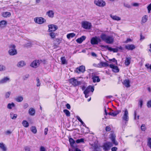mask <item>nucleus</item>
<instances>
[{"instance_id":"nucleus-1","label":"nucleus","mask_w":151,"mask_h":151,"mask_svg":"<svg viewBox=\"0 0 151 151\" xmlns=\"http://www.w3.org/2000/svg\"><path fill=\"white\" fill-rule=\"evenodd\" d=\"M101 37L103 40L108 44H111L114 41V38L112 36L102 34L101 36Z\"/></svg>"},{"instance_id":"nucleus-2","label":"nucleus","mask_w":151,"mask_h":151,"mask_svg":"<svg viewBox=\"0 0 151 151\" xmlns=\"http://www.w3.org/2000/svg\"><path fill=\"white\" fill-rule=\"evenodd\" d=\"M123 115L122 117V120L127 122L129 120V113L127 109H125L122 111Z\"/></svg>"},{"instance_id":"nucleus-3","label":"nucleus","mask_w":151,"mask_h":151,"mask_svg":"<svg viewBox=\"0 0 151 151\" xmlns=\"http://www.w3.org/2000/svg\"><path fill=\"white\" fill-rule=\"evenodd\" d=\"M94 4L96 6L102 7L106 6V4L104 0H94Z\"/></svg>"},{"instance_id":"nucleus-4","label":"nucleus","mask_w":151,"mask_h":151,"mask_svg":"<svg viewBox=\"0 0 151 151\" xmlns=\"http://www.w3.org/2000/svg\"><path fill=\"white\" fill-rule=\"evenodd\" d=\"M112 146L113 144L111 142H107L104 143L101 147L104 151H106L109 150Z\"/></svg>"},{"instance_id":"nucleus-5","label":"nucleus","mask_w":151,"mask_h":151,"mask_svg":"<svg viewBox=\"0 0 151 151\" xmlns=\"http://www.w3.org/2000/svg\"><path fill=\"white\" fill-rule=\"evenodd\" d=\"M92 92H93L94 91V88L93 86H88L84 91V93L85 95V96L86 98H88L89 96V93L90 91Z\"/></svg>"},{"instance_id":"nucleus-6","label":"nucleus","mask_w":151,"mask_h":151,"mask_svg":"<svg viewBox=\"0 0 151 151\" xmlns=\"http://www.w3.org/2000/svg\"><path fill=\"white\" fill-rule=\"evenodd\" d=\"M10 49L9 51V53L11 55H14L17 54V52L15 49V46L14 45H11L10 46Z\"/></svg>"},{"instance_id":"nucleus-7","label":"nucleus","mask_w":151,"mask_h":151,"mask_svg":"<svg viewBox=\"0 0 151 151\" xmlns=\"http://www.w3.org/2000/svg\"><path fill=\"white\" fill-rule=\"evenodd\" d=\"M85 70V67L83 65H81L76 68L74 70V72L78 74H80L81 73H83Z\"/></svg>"},{"instance_id":"nucleus-8","label":"nucleus","mask_w":151,"mask_h":151,"mask_svg":"<svg viewBox=\"0 0 151 151\" xmlns=\"http://www.w3.org/2000/svg\"><path fill=\"white\" fill-rule=\"evenodd\" d=\"M34 21L36 23L42 24L46 22V20L42 17H37L34 18Z\"/></svg>"},{"instance_id":"nucleus-9","label":"nucleus","mask_w":151,"mask_h":151,"mask_svg":"<svg viewBox=\"0 0 151 151\" xmlns=\"http://www.w3.org/2000/svg\"><path fill=\"white\" fill-rule=\"evenodd\" d=\"M82 27L85 29H89L91 27V23L87 21H83L81 23Z\"/></svg>"},{"instance_id":"nucleus-10","label":"nucleus","mask_w":151,"mask_h":151,"mask_svg":"<svg viewBox=\"0 0 151 151\" xmlns=\"http://www.w3.org/2000/svg\"><path fill=\"white\" fill-rule=\"evenodd\" d=\"M70 82L73 86H76L81 84V82L80 81H78L77 79L74 78H72L69 80Z\"/></svg>"},{"instance_id":"nucleus-11","label":"nucleus","mask_w":151,"mask_h":151,"mask_svg":"<svg viewBox=\"0 0 151 151\" xmlns=\"http://www.w3.org/2000/svg\"><path fill=\"white\" fill-rule=\"evenodd\" d=\"M115 134L113 132H111L109 136V138L111 140L113 143L115 145H116L118 144V143L115 140Z\"/></svg>"},{"instance_id":"nucleus-12","label":"nucleus","mask_w":151,"mask_h":151,"mask_svg":"<svg viewBox=\"0 0 151 151\" xmlns=\"http://www.w3.org/2000/svg\"><path fill=\"white\" fill-rule=\"evenodd\" d=\"M11 81L10 78L9 76H5L0 80V84L6 83L9 82Z\"/></svg>"},{"instance_id":"nucleus-13","label":"nucleus","mask_w":151,"mask_h":151,"mask_svg":"<svg viewBox=\"0 0 151 151\" xmlns=\"http://www.w3.org/2000/svg\"><path fill=\"white\" fill-rule=\"evenodd\" d=\"M41 60H37L34 61L31 64V66L34 68H36L38 67L40 64Z\"/></svg>"},{"instance_id":"nucleus-14","label":"nucleus","mask_w":151,"mask_h":151,"mask_svg":"<svg viewBox=\"0 0 151 151\" xmlns=\"http://www.w3.org/2000/svg\"><path fill=\"white\" fill-rule=\"evenodd\" d=\"M101 41L100 39L97 37H93L91 41V43L92 45H96L98 44L99 42Z\"/></svg>"},{"instance_id":"nucleus-15","label":"nucleus","mask_w":151,"mask_h":151,"mask_svg":"<svg viewBox=\"0 0 151 151\" xmlns=\"http://www.w3.org/2000/svg\"><path fill=\"white\" fill-rule=\"evenodd\" d=\"M48 27V30L49 32L54 31L58 29V27L56 25L53 24L49 25Z\"/></svg>"},{"instance_id":"nucleus-16","label":"nucleus","mask_w":151,"mask_h":151,"mask_svg":"<svg viewBox=\"0 0 151 151\" xmlns=\"http://www.w3.org/2000/svg\"><path fill=\"white\" fill-rule=\"evenodd\" d=\"M109 66V64L106 62H100L97 65V67L99 68H102V67H106Z\"/></svg>"},{"instance_id":"nucleus-17","label":"nucleus","mask_w":151,"mask_h":151,"mask_svg":"<svg viewBox=\"0 0 151 151\" xmlns=\"http://www.w3.org/2000/svg\"><path fill=\"white\" fill-rule=\"evenodd\" d=\"M125 48L128 50H133L135 48V46L133 44H127L125 47Z\"/></svg>"},{"instance_id":"nucleus-18","label":"nucleus","mask_w":151,"mask_h":151,"mask_svg":"<svg viewBox=\"0 0 151 151\" xmlns=\"http://www.w3.org/2000/svg\"><path fill=\"white\" fill-rule=\"evenodd\" d=\"M109 67L112 68V71L114 72L115 73L119 72V70L117 66H115L113 64H110L109 65Z\"/></svg>"},{"instance_id":"nucleus-19","label":"nucleus","mask_w":151,"mask_h":151,"mask_svg":"<svg viewBox=\"0 0 151 151\" xmlns=\"http://www.w3.org/2000/svg\"><path fill=\"white\" fill-rule=\"evenodd\" d=\"M92 79L93 83H95L96 82H99L100 81L99 77L97 76H92Z\"/></svg>"},{"instance_id":"nucleus-20","label":"nucleus","mask_w":151,"mask_h":151,"mask_svg":"<svg viewBox=\"0 0 151 151\" xmlns=\"http://www.w3.org/2000/svg\"><path fill=\"white\" fill-rule=\"evenodd\" d=\"M120 111H116L108 113V114L113 116H115L120 112Z\"/></svg>"},{"instance_id":"nucleus-21","label":"nucleus","mask_w":151,"mask_h":151,"mask_svg":"<svg viewBox=\"0 0 151 151\" xmlns=\"http://www.w3.org/2000/svg\"><path fill=\"white\" fill-rule=\"evenodd\" d=\"M54 12L52 10H49L47 11L46 13L47 15L51 18H52L54 17Z\"/></svg>"},{"instance_id":"nucleus-22","label":"nucleus","mask_w":151,"mask_h":151,"mask_svg":"<svg viewBox=\"0 0 151 151\" xmlns=\"http://www.w3.org/2000/svg\"><path fill=\"white\" fill-rule=\"evenodd\" d=\"M2 16L4 18L9 17L11 15V13L9 12H4L2 13Z\"/></svg>"},{"instance_id":"nucleus-23","label":"nucleus","mask_w":151,"mask_h":151,"mask_svg":"<svg viewBox=\"0 0 151 151\" xmlns=\"http://www.w3.org/2000/svg\"><path fill=\"white\" fill-rule=\"evenodd\" d=\"M26 65L25 62L23 60L19 61L17 64V66L19 68L22 67Z\"/></svg>"},{"instance_id":"nucleus-24","label":"nucleus","mask_w":151,"mask_h":151,"mask_svg":"<svg viewBox=\"0 0 151 151\" xmlns=\"http://www.w3.org/2000/svg\"><path fill=\"white\" fill-rule=\"evenodd\" d=\"M86 37L84 36H83L81 37L78 38L76 40V42L79 44L81 43L83 41L85 40Z\"/></svg>"},{"instance_id":"nucleus-25","label":"nucleus","mask_w":151,"mask_h":151,"mask_svg":"<svg viewBox=\"0 0 151 151\" xmlns=\"http://www.w3.org/2000/svg\"><path fill=\"white\" fill-rule=\"evenodd\" d=\"M123 84L127 87H130V81L128 79H126L123 82Z\"/></svg>"},{"instance_id":"nucleus-26","label":"nucleus","mask_w":151,"mask_h":151,"mask_svg":"<svg viewBox=\"0 0 151 151\" xmlns=\"http://www.w3.org/2000/svg\"><path fill=\"white\" fill-rule=\"evenodd\" d=\"M148 17L147 15L144 16L142 18L141 23L143 24L146 22L148 20Z\"/></svg>"},{"instance_id":"nucleus-27","label":"nucleus","mask_w":151,"mask_h":151,"mask_svg":"<svg viewBox=\"0 0 151 151\" xmlns=\"http://www.w3.org/2000/svg\"><path fill=\"white\" fill-rule=\"evenodd\" d=\"M131 58L130 57H126L125 61V64L127 66H128L130 63Z\"/></svg>"},{"instance_id":"nucleus-28","label":"nucleus","mask_w":151,"mask_h":151,"mask_svg":"<svg viewBox=\"0 0 151 151\" xmlns=\"http://www.w3.org/2000/svg\"><path fill=\"white\" fill-rule=\"evenodd\" d=\"M110 16L114 20L118 21L121 20V18L116 15H113L111 14L110 15Z\"/></svg>"},{"instance_id":"nucleus-29","label":"nucleus","mask_w":151,"mask_h":151,"mask_svg":"<svg viewBox=\"0 0 151 151\" xmlns=\"http://www.w3.org/2000/svg\"><path fill=\"white\" fill-rule=\"evenodd\" d=\"M0 148L3 151H6V148L5 146V145L2 142L0 143Z\"/></svg>"},{"instance_id":"nucleus-30","label":"nucleus","mask_w":151,"mask_h":151,"mask_svg":"<svg viewBox=\"0 0 151 151\" xmlns=\"http://www.w3.org/2000/svg\"><path fill=\"white\" fill-rule=\"evenodd\" d=\"M15 106V104L14 103L12 102L11 103H9L8 104L7 108L8 109H11L13 108Z\"/></svg>"},{"instance_id":"nucleus-31","label":"nucleus","mask_w":151,"mask_h":151,"mask_svg":"<svg viewBox=\"0 0 151 151\" xmlns=\"http://www.w3.org/2000/svg\"><path fill=\"white\" fill-rule=\"evenodd\" d=\"M35 113V111L34 109L31 108L29 110V113L31 116H34Z\"/></svg>"},{"instance_id":"nucleus-32","label":"nucleus","mask_w":151,"mask_h":151,"mask_svg":"<svg viewBox=\"0 0 151 151\" xmlns=\"http://www.w3.org/2000/svg\"><path fill=\"white\" fill-rule=\"evenodd\" d=\"M76 35V34L74 33H70L68 34L67 35V37L68 39H70L74 37Z\"/></svg>"},{"instance_id":"nucleus-33","label":"nucleus","mask_w":151,"mask_h":151,"mask_svg":"<svg viewBox=\"0 0 151 151\" xmlns=\"http://www.w3.org/2000/svg\"><path fill=\"white\" fill-rule=\"evenodd\" d=\"M22 125L25 127H27L29 126L28 122L26 120H24L22 122Z\"/></svg>"},{"instance_id":"nucleus-34","label":"nucleus","mask_w":151,"mask_h":151,"mask_svg":"<svg viewBox=\"0 0 151 151\" xmlns=\"http://www.w3.org/2000/svg\"><path fill=\"white\" fill-rule=\"evenodd\" d=\"M7 22L5 20H2L0 22V26L1 27H4L7 24Z\"/></svg>"},{"instance_id":"nucleus-35","label":"nucleus","mask_w":151,"mask_h":151,"mask_svg":"<svg viewBox=\"0 0 151 151\" xmlns=\"http://www.w3.org/2000/svg\"><path fill=\"white\" fill-rule=\"evenodd\" d=\"M10 117L13 119H15L17 117V115L16 114H14L13 113L11 112L10 114Z\"/></svg>"},{"instance_id":"nucleus-36","label":"nucleus","mask_w":151,"mask_h":151,"mask_svg":"<svg viewBox=\"0 0 151 151\" xmlns=\"http://www.w3.org/2000/svg\"><path fill=\"white\" fill-rule=\"evenodd\" d=\"M147 145L151 149V138L149 137L147 139Z\"/></svg>"},{"instance_id":"nucleus-37","label":"nucleus","mask_w":151,"mask_h":151,"mask_svg":"<svg viewBox=\"0 0 151 151\" xmlns=\"http://www.w3.org/2000/svg\"><path fill=\"white\" fill-rule=\"evenodd\" d=\"M6 70V67L3 65H0V71H4Z\"/></svg>"},{"instance_id":"nucleus-38","label":"nucleus","mask_w":151,"mask_h":151,"mask_svg":"<svg viewBox=\"0 0 151 151\" xmlns=\"http://www.w3.org/2000/svg\"><path fill=\"white\" fill-rule=\"evenodd\" d=\"M31 130L34 134H36L37 132L36 127L34 126H32L31 127Z\"/></svg>"},{"instance_id":"nucleus-39","label":"nucleus","mask_w":151,"mask_h":151,"mask_svg":"<svg viewBox=\"0 0 151 151\" xmlns=\"http://www.w3.org/2000/svg\"><path fill=\"white\" fill-rule=\"evenodd\" d=\"M63 111L67 116H70V113L68 110L67 109H64Z\"/></svg>"},{"instance_id":"nucleus-40","label":"nucleus","mask_w":151,"mask_h":151,"mask_svg":"<svg viewBox=\"0 0 151 151\" xmlns=\"http://www.w3.org/2000/svg\"><path fill=\"white\" fill-rule=\"evenodd\" d=\"M92 148L94 151H100L99 148L97 145H95L92 147Z\"/></svg>"},{"instance_id":"nucleus-41","label":"nucleus","mask_w":151,"mask_h":151,"mask_svg":"<svg viewBox=\"0 0 151 151\" xmlns=\"http://www.w3.org/2000/svg\"><path fill=\"white\" fill-rule=\"evenodd\" d=\"M137 112L136 110H135L134 112V120H138L139 119V116L138 115L137 117Z\"/></svg>"},{"instance_id":"nucleus-42","label":"nucleus","mask_w":151,"mask_h":151,"mask_svg":"<svg viewBox=\"0 0 151 151\" xmlns=\"http://www.w3.org/2000/svg\"><path fill=\"white\" fill-rule=\"evenodd\" d=\"M23 98L22 96H18L15 99L18 102H21L23 100Z\"/></svg>"},{"instance_id":"nucleus-43","label":"nucleus","mask_w":151,"mask_h":151,"mask_svg":"<svg viewBox=\"0 0 151 151\" xmlns=\"http://www.w3.org/2000/svg\"><path fill=\"white\" fill-rule=\"evenodd\" d=\"M69 141L71 146H73L75 142V141L72 138H69Z\"/></svg>"},{"instance_id":"nucleus-44","label":"nucleus","mask_w":151,"mask_h":151,"mask_svg":"<svg viewBox=\"0 0 151 151\" xmlns=\"http://www.w3.org/2000/svg\"><path fill=\"white\" fill-rule=\"evenodd\" d=\"M123 4L124 6L128 8H130L131 7V5L127 3L124 2Z\"/></svg>"},{"instance_id":"nucleus-45","label":"nucleus","mask_w":151,"mask_h":151,"mask_svg":"<svg viewBox=\"0 0 151 151\" xmlns=\"http://www.w3.org/2000/svg\"><path fill=\"white\" fill-rule=\"evenodd\" d=\"M11 93V92H6L5 95V97L6 98H8L10 96Z\"/></svg>"},{"instance_id":"nucleus-46","label":"nucleus","mask_w":151,"mask_h":151,"mask_svg":"<svg viewBox=\"0 0 151 151\" xmlns=\"http://www.w3.org/2000/svg\"><path fill=\"white\" fill-rule=\"evenodd\" d=\"M84 139L83 138H81L79 139H77L76 142L77 143H79L81 142H84Z\"/></svg>"},{"instance_id":"nucleus-47","label":"nucleus","mask_w":151,"mask_h":151,"mask_svg":"<svg viewBox=\"0 0 151 151\" xmlns=\"http://www.w3.org/2000/svg\"><path fill=\"white\" fill-rule=\"evenodd\" d=\"M61 60L62 61V63L63 64H64L66 63V60L65 57H62L61 58Z\"/></svg>"},{"instance_id":"nucleus-48","label":"nucleus","mask_w":151,"mask_h":151,"mask_svg":"<svg viewBox=\"0 0 151 151\" xmlns=\"http://www.w3.org/2000/svg\"><path fill=\"white\" fill-rule=\"evenodd\" d=\"M24 151H30V148L29 146H26L24 148Z\"/></svg>"},{"instance_id":"nucleus-49","label":"nucleus","mask_w":151,"mask_h":151,"mask_svg":"<svg viewBox=\"0 0 151 151\" xmlns=\"http://www.w3.org/2000/svg\"><path fill=\"white\" fill-rule=\"evenodd\" d=\"M50 35L51 38L52 39L55 38V33L53 32H51L50 33Z\"/></svg>"},{"instance_id":"nucleus-50","label":"nucleus","mask_w":151,"mask_h":151,"mask_svg":"<svg viewBox=\"0 0 151 151\" xmlns=\"http://www.w3.org/2000/svg\"><path fill=\"white\" fill-rule=\"evenodd\" d=\"M141 129L142 131H145L146 129V128L145 124H142L141 127Z\"/></svg>"},{"instance_id":"nucleus-51","label":"nucleus","mask_w":151,"mask_h":151,"mask_svg":"<svg viewBox=\"0 0 151 151\" xmlns=\"http://www.w3.org/2000/svg\"><path fill=\"white\" fill-rule=\"evenodd\" d=\"M147 8L148 10V13H150L151 10V3L149 4L147 6Z\"/></svg>"},{"instance_id":"nucleus-52","label":"nucleus","mask_w":151,"mask_h":151,"mask_svg":"<svg viewBox=\"0 0 151 151\" xmlns=\"http://www.w3.org/2000/svg\"><path fill=\"white\" fill-rule=\"evenodd\" d=\"M140 5V4L138 3H134L132 4V5L134 7H138Z\"/></svg>"},{"instance_id":"nucleus-53","label":"nucleus","mask_w":151,"mask_h":151,"mask_svg":"<svg viewBox=\"0 0 151 151\" xmlns=\"http://www.w3.org/2000/svg\"><path fill=\"white\" fill-rule=\"evenodd\" d=\"M102 47H104V48H106L107 49L109 50L110 51V50H111V47H109L108 45H103L102 46Z\"/></svg>"},{"instance_id":"nucleus-54","label":"nucleus","mask_w":151,"mask_h":151,"mask_svg":"<svg viewBox=\"0 0 151 151\" xmlns=\"http://www.w3.org/2000/svg\"><path fill=\"white\" fill-rule=\"evenodd\" d=\"M143 101L142 100H139V105L141 108L142 105Z\"/></svg>"},{"instance_id":"nucleus-55","label":"nucleus","mask_w":151,"mask_h":151,"mask_svg":"<svg viewBox=\"0 0 151 151\" xmlns=\"http://www.w3.org/2000/svg\"><path fill=\"white\" fill-rule=\"evenodd\" d=\"M145 66L148 69H150L151 70V65L149 64H147L145 65Z\"/></svg>"},{"instance_id":"nucleus-56","label":"nucleus","mask_w":151,"mask_h":151,"mask_svg":"<svg viewBox=\"0 0 151 151\" xmlns=\"http://www.w3.org/2000/svg\"><path fill=\"white\" fill-rule=\"evenodd\" d=\"M107 106H108V105H106L105 106V109H104L105 114L106 115H107L108 114V112H107V111H106V108H107L108 109V108L107 107Z\"/></svg>"},{"instance_id":"nucleus-57","label":"nucleus","mask_w":151,"mask_h":151,"mask_svg":"<svg viewBox=\"0 0 151 151\" xmlns=\"http://www.w3.org/2000/svg\"><path fill=\"white\" fill-rule=\"evenodd\" d=\"M37 81V86H39L40 85V80L39 78H37L36 79Z\"/></svg>"},{"instance_id":"nucleus-58","label":"nucleus","mask_w":151,"mask_h":151,"mask_svg":"<svg viewBox=\"0 0 151 151\" xmlns=\"http://www.w3.org/2000/svg\"><path fill=\"white\" fill-rule=\"evenodd\" d=\"M147 106L148 108L151 107V100L149 101L147 104Z\"/></svg>"},{"instance_id":"nucleus-59","label":"nucleus","mask_w":151,"mask_h":151,"mask_svg":"<svg viewBox=\"0 0 151 151\" xmlns=\"http://www.w3.org/2000/svg\"><path fill=\"white\" fill-rule=\"evenodd\" d=\"M106 131L107 132H109L111 130V128L109 126H107L106 127Z\"/></svg>"},{"instance_id":"nucleus-60","label":"nucleus","mask_w":151,"mask_h":151,"mask_svg":"<svg viewBox=\"0 0 151 151\" xmlns=\"http://www.w3.org/2000/svg\"><path fill=\"white\" fill-rule=\"evenodd\" d=\"M40 151H46L45 148L43 146H41L40 148Z\"/></svg>"},{"instance_id":"nucleus-61","label":"nucleus","mask_w":151,"mask_h":151,"mask_svg":"<svg viewBox=\"0 0 151 151\" xmlns=\"http://www.w3.org/2000/svg\"><path fill=\"white\" fill-rule=\"evenodd\" d=\"M110 51H113L114 52H117L118 51V50L117 49L113 48L111 47V50H110Z\"/></svg>"},{"instance_id":"nucleus-62","label":"nucleus","mask_w":151,"mask_h":151,"mask_svg":"<svg viewBox=\"0 0 151 151\" xmlns=\"http://www.w3.org/2000/svg\"><path fill=\"white\" fill-rule=\"evenodd\" d=\"M29 106L28 104L27 103L25 104L23 106V108L24 109L27 108Z\"/></svg>"},{"instance_id":"nucleus-63","label":"nucleus","mask_w":151,"mask_h":151,"mask_svg":"<svg viewBox=\"0 0 151 151\" xmlns=\"http://www.w3.org/2000/svg\"><path fill=\"white\" fill-rule=\"evenodd\" d=\"M48 129L47 128H45L44 129V134L45 135L47 134Z\"/></svg>"},{"instance_id":"nucleus-64","label":"nucleus","mask_w":151,"mask_h":151,"mask_svg":"<svg viewBox=\"0 0 151 151\" xmlns=\"http://www.w3.org/2000/svg\"><path fill=\"white\" fill-rule=\"evenodd\" d=\"M117 148L116 147H112L111 149L112 151H116Z\"/></svg>"}]
</instances>
